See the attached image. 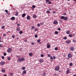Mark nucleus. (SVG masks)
Here are the masks:
<instances>
[{"label":"nucleus","instance_id":"bf43d9fd","mask_svg":"<svg viewBox=\"0 0 76 76\" xmlns=\"http://www.w3.org/2000/svg\"><path fill=\"white\" fill-rule=\"evenodd\" d=\"M53 13H54V14L56 13V12H55V11H53Z\"/></svg>","mask_w":76,"mask_h":76},{"label":"nucleus","instance_id":"bb28decb","mask_svg":"<svg viewBox=\"0 0 76 76\" xmlns=\"http://www.w3.org/2000/svg\"><path fill=\"white\" fill-rule=\"evenodd\" d=\"M19 34H23V31H20Z\"/></svg>","mask_w":76,"mask_h":76},{"label":"nucleus","instance_id":"13d9d810","mask_svg":"<svg viewBox=\"0 0 76 76\" xmlns=\"http://www.w3.org/2000/svg\"><path fill=\"white\" fill-rule=\"evenodd\" d=\"M34 28H35V27H34V26H32L31 27L32 29H34Z\"/></svg>","mask_w":76,"mask_h":76},{"label":"nucleus","instance_id":"c9c22d12","mask_svg":"<svg viewBox=\"0 0 76 76\" xmlns=\"http://www.w3.org/2000/svg\"><path fill=\"white\" fill-rule=\"evenodd\" d=\"M9 75H10V76H12V75H13V73H10Z\"/></svg>","mask_w":76,"mask_h":76},{"label":"nucleus","instance_id":"6e6552de","mask_svg":"<svg viewBox=\"0 0 76 76\" xmlns=\"http://www.w3.org/2000/svg\"><path fill=\"white\" fill-rule=\"evenodd\" d=\"M70 50L71 51H74V50H75V48H74V47H71Z\"/></svg>","mask_w":76,"mask_h":76},{"label":"nucleus","instance_id":"2eb2a0df","mask_svg":"<svg viewBox=\"0 0 76 76\" xmlns=\"http://www.w3.org/2000/svg\"><path fill=\"white\" fill-rule=\"evenodd\" d=\"M68 19V18H67V17H64V20H67Z\"/></svg>","mask_w":76,"mask_h":76},{"label":"nucleus","instance_id":"8fccbe9b","mask_svg":"<svg viewBox=\"0 0 76 76\" xmlns=\"http://www.w3.org/2000/svg\"><path fill=\"white\" fill-rule=\"evenodd\" d=\"M3 36H4V37H6V34H4Z\"/></svg>","mask_w":76,"mask_h":76},{"label":"nucleus","instance_id":"c85d7f7f","mask_svg":"<svg viewBox=\"0 0 76 76\" xmlns=\"http://www.w3.org/2000/svg\"><path fill=\"white\" fill-rule=\"evenodd\" d=\"M69 66H73V64L72 63H70L69 64Z\"/></svg>","mask_w":76,"mask_h":76},{"label":"nucleus","instance_id":"ddd939ff","mask_svg":"<svg viewBox=\"0 0 76 76\" xmlns=\"http://www.w3.org/2000/svg\"><path fill=\"white\" fill-rule=\"evenodd\" d=\"M26 71L25 70H24V71H23L22 74L23 75L24 74H26Z\"/></svg>","mask_w":76,"mask_h":76},{"label":"nucleus","instance_id":"b1692460","mask_svg":"<svg viewBox=\"0 0 76 76\" xmlns=\"http://www.w3.org/2000/svg\"><path fill=\"white\" fill-rule=\"evenodd\" d=\"M69 37H73V35L72 34H69Z\"/></svg>","mask_w":76,"mask_h":76},{"label":"nucleus","instance_id":"f8f14e48","mask_svg":"<svg viewBox=\"0 0 76 76\" xmlns=\"http://www.w3.org/2000/svg\"><path fill=\"white\" fill-rule=\"evenodd\" d=\"M66 33V34H69L70 33V31H67Z\"/></svg>","mask_w":76,"mask_h":76},{"label":"nucleus","instance_id":"69168bd1","mask_svg":"<svg viewBox=\"0 0 76 76\" xmlns=\"http://www.w3.org/2000/svg\"><path fill=\"white\" fill-rule=\"evenodd\" d=\"M25 42H28V41L27 40H25Z\"/></svg>","mask_w":76,"mask_h":76},{"label":"nucleus","instance_id":"72a5a7b5","mask_svg":"<svg viewBox=\"0 0 76 76\" xmlns=\"http://www.w3.org/2000/svg\"><path fill=\"white\" fill-rule=\"evenodd\" d=\"M67 39V37H64V39Z\"/></svg>","mask_w":76,"mask_h":76},{"label":"nucleus","instance_id":"473e14b6","mask_svg":"<svg viewBox=\"0 0 76 76\" xmlns=\"http://www.w3.org/2000/svg\"><path fill=\"white\" fill-rule=\"evenodd\" d=\"M45 75H46V73L45 72H44L43 74V76H45Z\"/></svg>","mask_w":76,"mask_h":76},{"label":"nucleus","instance_id":"1a4fd4ad","mask_svg":"<svg viewBox=\"0 0 76 76\" xmlns=\"http://www.w3.org/2000/svg\"><path fill=\"white\" fill-rule=\"evenodd\" d=\"M71 42V40H69L68 41H66V44H69Z\"/></svg>","mask_w":76,"mask_h":76},{"label":"nucleus","instance_id":"603ef678","mask_svg":"<svg viewBox=\"0 0 76 76\" xmlns=\"http://www.w3.org/2000/svg\"><path fill=\"white\" fill-rule=\"evenodd\" d=\"M5 12H6V13H7L8 12V11H7V10H5Z\"/></svg>","mask_w":76,"mask_h":76},{"label":"nucleus","instance_id":"39448f33","mask_svg":"<svg viewBox=\"0 0 76 76\" xmlns=\"http://www.w3.org/2000/svg\"><path fill=\"white\" fill-rule=\"evenodd\" d=\"M54 25H57L58 24V21H55L53 22Z\"/></svg>","mask_w":76,"mask_h":76},{"label":"nucleus","instance_id":"58836bf2","mask_svg":"<svg viewBox=\"0 0 76 76\" xmlns=\"http://www.w3.org/2000/svg\"><path fill=\"white\" fill-rule=\"evenodd\" d=\"M6 55H7V54L6 53H4V56H6Z\"/></svg>","mask_w":76,"mask_h":76},{"label":"nucleus","instance_id":"5701e85b","mask_svg":"<svg viewBox=\"0 0 76 76\" xmlns=\"http://www.w3.org/2000/svg\"><path fill=\"white\" fill-rule=\"evenodd\" d=\"M18 13H19L18 12H17L15 13V15L17 16H18Z\"/></svg>","mask_w":76,"mask_h":76},{"label":"nucleus","instance_id":"37998d69","mask_svg":"<svg viewBox=\"0 0 76 76\" xmlns=\"http://www.w3.org/2000/svg\"><path fill=\"white\" fill-rule=\"evenodd\" d=\"M1 58L2 59H3V60L4 59V56H2L1 57Z\"/></svg>","mask_w":76,"mask_h":76},{"label":"nucleus","instance_id":"4468645a","mask_svg":"<svg viewBox=\"0 0 76 76\" xmlns=\"http://www.w3.org/2000/svg\"><path fill=\"white\" fill-rule=\"evenodd\" d=\"M30 18L31 17L29 16H28L27 17V20H29V19H30Z\"/></svg>","mask_w":76,"mask_h":76},{"label":"nucleus","instance_id":"4d7b16f0","mask_svg":"<svg viewBox=\"0 0 76 76\" xmlns=\"http://www.w3.org/2000/svg\"><path fill=\"white\" fill-rule=\"evenodd\" d=\"M56 58V57L55 56H53V59H55Z\"/></svg>","mask_w":76,"mask_h":76},{"label":"nucleus","instance_id":"7ed1b4c3","mask_svg":"<svg viewBox=\"0 0 76 76\" xmlns=\"http://www.w3.org/2000/svg\"><path fill=\"white\" fill-rule=\"evenodd\" d=\"M68 57L69 58H72V54L70 53H69L67 55Z\"/></svg>","mask_w":76,"mask_h":76},{"label":"nucleus","instance_id":"49530a36","mask_svg":"<svg viewBox=\"0 0 76 76\" xmlns=\"http://www.w3.org/2000/svg\"><path fill=\"white\" fill-rule=\"evenodd\" d=\"M41 57H44V55L43 54H41Z\"/></svg>","mask_w":76,"mask_h":76},{"label":"nucleus","instance_id":"79ce46f5","mask_svg":"<svg viewBox=\"0 0 76 76\" xmlns=\"http://www.w3.org/2000/svg\"><path fill=\"white\" fill-rule=\"evenodd\" d=\"M50 60H53V56H50Z\"/></svg>","mask_w":76,"mask_h":76},{"label":"nucleus","instance_id":"4c0bfd02","mask_svg":"<svg viewBox=\"0 0 76 76\" xmlns=\"http://www.w3.org/2000/svg\"><path fill=\"white\" fill-rule=\"evenodd\" d=\"M40 41H41V40H40V39H39L37 40V42H40Z\"/></svg>","mask_w":76,"mask_h":76},{"label":"nucleus","instance_id":"f704fd0d","mask_svg":"<svg viewBox=\"0 0 76 76\" xmlns=\"http://www.w3.org/2000/svg\"><path fill=\"white\" fill-rule=\"evenodd\" d=\"M4 28H5V26H2V27H1V28L2 29H4Z\"/></svg>","mask_w":76,"mask_h":76},{"label":"nucleus","instance_id":"5fc2aeb1","mask_svg":"<svg viewBox=\"0 0 76 76\" xmlns=\"http://www.w3.org/2000/svg\"><path fill=\"white\" fill-rule=\"evenodd\" d=\"M48 3L49 4H51V1H49V2Z\"/></svg>","mask_w":76,"mask_h":76},{"label":"nucleus","instance_id":"680f3d73","mask_svg":"<svg viewBox=\"0 0 76 76\" xmlns=\"http://www.w3.org/2000/svg\"><path fill=\"white\" fill-rule=\"evenodd\" d=\"M69 58H69L68 57V58H67V60H69Z\"/></svg>","mask_w":76,"mask_h":76},{"label":"nucleus","instance_id":"412c9836","mask_svg":"<svg viewBox=\"0 0 76 76\" xmlns=\"http://www.w3.org/2000/svg\"><path fill=\"white\" fill-rule=\"evenodd\" d=\"M22 70H25V66H23L22 68Z\"/></svg>","mask_w":76,"mask_h":76},{"label":"nucleus","instance_id":"f3484780","mask_svg":"<svg viewBox=\"0 0 76 76\" xmlns=\"http://www.w3.org/2000/svg\"><path fill=\"white\" fill-rule=\"evenodd\" d=\"M47 48H50L51 47V46L50 45H48L47 46Z\"/></svg>","mask_w":76,"mask_h":76},{"label":"nucleus","instance_id":"338daca9","mask_svg":"<svg viewBox=\"0 0 76 76\" xmlns=\"http://www.w3.org/2000/svg\"><path fill=\"white\" fill-rule=\"evenodd\" d=\"M3 76H7V75L5 74Z\"/></svg>","mask_w":76,"mask_h":76},{"label":"nucleus","instance_id":"393cba45","mask_svg":"<svg viewBox=\"0 0 76 76\" xmlns=\"http://www.w3.org/2000/svg\"><path fill=\"white\" fill-rule=\"evenodd\" d=\"M64 16H61V19H64Z\"/></svg>","mask_w":76,"mask_h":76},{"label":"nucleus","instance_id":"cd10ccee","mask_svg":"<svg viewBox=\"0 0 76 76\" xmlns=\"http://www.w3.org/2000/svg\"><path fill=\"white\" fill-rule=\"evenodd\" d=\"M34 31H38V29L37 28H35L34 29Z\"/></svg>","mask_w":76,"mask_h":76},{"label":"nucleus","instance_id":"3c124183","mask_svg":"<svg viewBox=\"0 0 76 76\" xmlns=\"http://www.w3.org/2000/svg\"><path fill=\"white\" fill-rule=\"evenodd\" d=\"M35 38H37L38 37V35H35Z\"/></svg>","mask_w":76,"mask_h":76},{"label":"nucleus","instance_id":"20e7f679","mask_svg":"<svg viewBox=\"0 0 76 76\" xmlns=\"http://www.w3.org/2000/svg\"><path fill=\"white\" fill-rule=\"evenodd\" d=\"M11 51H12V49L11 48H10L7 49V52L8 53H10Z\"/></svg>","mask_w":76,"mask_h":76},{"label":"nucleus","instance_id":"c756f323","mask_svg":"<svg viewBox=\"0 0 76 76\" xmlns=\"http://www.w3.org/2000/svg\"><path fill=\"white\" fill-rule=\"evenodd\" d=\"M7 60H11V58H10V57H8L7 58Z\"/></svg>","mask_w":76,"mask_h":76},{"label":"nucleus","instance_id":"2f4dec72","mask_svg":"<svg viewBox=\"0 0 76 76\" xmlns=\"http://www.w3.org/2000/svg\"><path fill=\"white\" fill-rule=\"evenodd\" d=\"M46 13H50V11H47Z\"/></svg>","mask_w":76,"mask_h":76},{"label":"nucleus","instance_id":"aec40b11","mask_svg":"<svg viewBox=\"0 0 76 76\" xmlns=\"http://www.w3.org/2000/svg\"><path fill=\"white\" fill-rule=\"evenodd\" d=\"M29 55L30 56H32V55H33V54H32V53H29Z\"/></svg>","mask_w":76,"mask_h":76},{"label":"nucleus","instance_id":"c03bdc74","mask_svg":"<svg viewBox=\"0 0 76 76\" xmlns=\"http://www.w3.org/2000/svg\"><path fill=\"white\" fill-rule=\"evenodd\" d=\"M7 13V14L8 15H10V12H8Z\"/></svg>","mask_w":76,"mask_h":76},{"label":"nucleus","instance_id":"774afa93","mask_svg":"<svg viewBox=\"0 0 76 76\" xmlns=\"http://www.w3.org/2000/svg\"><path fill=\"white\" fill-rule=\"evenodd\" d=\"M73 76H76V74H75V75H73Z\"/></svg>","mask_w":76,"mask_h":76},{"label":"nucleus","instance_id":"f03ea898","mask_svg":"<svg viewBox=\"0 0 76 76\" xmlns=\"http://www.w3.org/2000/svg\"><path fill=\"white\" fill-rule=\"evenodd\" d=\"M60 70V66H56L55 68V70L56 71H58Z\"/></svg>","mask_w":76,"mask_h":76},{"label":"nucleus","instance_id":"a18cd8bd","mask_svg":"<svg viewBox=\"0 0 76 76\" xmlns=\"http://www.w3.org/2000/svg\"><path fill=\"white\" fill-rule=\"evenodd\" d=\"M15 35H13L12 36V37L13 38H15Z\"/></svg>","mask_w":76,"mask_h":76},{"label":"nucleus","instance_id":"de8ad7c7","mask_svg":"<svg viewBox=\"0 0 76 76\" xmlns=\"http://www.w3.org/2000/svg\"><path fill=\"white\" fill-rule=\"evenodd\" d=\"M37 26L38 27H39V26H40V24H37Z\"/></svg>","mask_w":76,"mask_h":76},{"label":"nucleus","instance_id":"052dcab7","mask_svg":"<svg viewBox=\"0 0 76 76\" xmlns=\"http://www.w3.org/2000/svg\"><path fill=\"white\" fill-rule=\"evenodd\" d=\"M3 47V46L0 45V47Z\"/></svg>","mask_w":76,"mask_h":76},{"label":"nucleus","instance_id":"6ab92c4d","mask_svg":"<svg viewBox=\"0 0 76 76\" xmlns=\"http://www.w3.org/2000/svg\"><path fill=\"white\" fill-rule=\"evenodd\" d=\"M33 18H37V15H33Z\"/></svg>","mask_w":76,"mask_h":76},{"label":"nucleus","instance_id":"6e6d98bb","mask_svg":"<svg viewBox=\"0 0 76 76\" xmlns=\"http://www.w3.org/2000/svg\"><path fill=\"white\" fill-rule=\"evenodd\" d=\"M31 45H34V43L33 42H31Z\"/></svg>","mask_w":76,"mask_h":76},{"label":"nucleus","instance_id":"7c9ffc66","mask_svg":"<svg viewBox=\"0 0 76 76\" xmlns=\"http://www.w3.org/2000/svg\"><path fill=\"white\" fill-rule=\"evenodd\" d=\"M55 50H56V51H57V50H58V48H57V47H55Z\"/></svg>","mask_w":76,"mask_h":76},{"label":"nucleus","instance_id":"a19ab883","mask_svg":"<svg viewBox=\"0 0 76 76\" xmlns=\"http://www.w3.org/2000/svg\"><path fill=\"white\" fill-rule=\"evenodd\" d=\"M40 24H41V25H44V23L43 22L41 23Z\"/></svg>","mask_w":76,"mask_h":76},{"label":"nucleus","instance_id":"864d4df0","mask_svg":"<svg viewBox=\"0 0 76 76\" xmlns=\"http://www.w3.org/2000/svg\"><path fill=\"white\" fill-rule=\"evenodd\" d=\"M58 30H59V31H60L61 30V28H58Z\"/></svg>","mask_w":76,"mask_h":76},{"label":"nucleus","instance_id":"dca6fc26","mask_svg":"<svg viewBox=\"0 0 76 76\" xmlns=\"http://www.w3.org/2000/svg\"><path fill=\"white\" fill-rule=\"evenodd\" d=\"M25 16H26V14H25V13H24L22 15V18H24Z\"/></svg>","mask_w":76,"mask_h":76},{"label":"nucleus","instance_id":"9d476101","mask_svg":"<svg viewBox=\"0 0 76 76\" xmlns=\"http://www.w3.org/2000/svg\"><path fill=\"white\" fill-rule=\"evenodd\" d=\"M10 19L11 20H15V18L14 17H11Z\"/></svg>","mask_w":76,"mask_h":76},{"label":"nucleus","instance_id":"ea45409f","mask_svg":"<svg viewBox=\"0 0 76 76\" xmlns=\"http://www.w3.org/2000/svg\"><path fill=\"white\" fill-rule=\"evenodd\" d=\"M32 7H33V8H34V9L35 8V5H33L32 6Z\"/></svg>","mask_w":76,"mask_h":76},{"label":"nucleus","instance_id":"f257e3e1","mask_svg":"<svg viewBox=\"0 0 76 76\" xmlns=\"http://www.w3.org/2000/svg\"><path fill=\"white\" fill-rule=\"evenodd\" d=\"M19 61L21 62V61H25V59L24 58H19L18 59Z\"/></svg>","mask_w":76,"mask_h":76},{"label":"nucleus","instance_id":"423d86ee","mask_svg":"<svg viewBox=\"0 0 76 76\" xmlns=\"http://www.w3.org/2000/svg\"><path fill=\"white\" fill-rule=\"evenodd\" d=\"M39 62H40V63H43V61H44V60L42 59H40L39 60Z\"/></svg>","mask_w":76,"mask_h":76},{"label":"nucleus","instance_id":"9b49d317","mask_svg":"<svg viewBox=\"0 0 76 76\" xmlns=\"http://www.w3.org/2000/svg\"><path fill=\"white\" fill-rule=\"evenodd\" d=\"M5 71H6V70H5V69H2L1 70V71L2 72V73H4V72H5Z\"/></svg>","mask_w":76,"mask_h":76},{"label":"nucleus","instance_id":"0eeeda50","mask_svg":"<svg viewBox=\"0 0 76 76\" xmlns=\"http://www.w3.org/2000/svg\"><path fill=\"white\" fill-rule=\"evenodd\" d=\"M5 64V62L4 61H1V62H0V64L1 65H4Z\"/></svg>","mask_w":76,"mask_h":76},{"label":"nucleus","instance_id":"e433bc0d","mask_svg":"<svg viewBox=\"0 0 76 76\" xmlns=\"http://www.w3.org/2000/svg\"><path fill=\"white\" fill-rule=\"evenodd\" d=\"M46 3H48L50 0H45Z\"/></svg>","mask_w":76,"mask_h":76},{"label":"nucleus","instance_id":"a878e982","mask_svg":"<svg viewBox=\"0 0 76 76\" xmlns=\"http://www.w3.org/2000/svg\"><path fill=\"white\" fill-rule=\"evenodd\" d=\"M69 72H70V70H69V69H68V70L66 71V74L69 73Z\"/></svg>","mask_w":76,"mask_h":76},{"label":"nucleus","instance_id":"a211bd4d","mask_svg":"<svg viewBox=\"0 0 76 76\" xmlns=\"http://www.w3.org/2000/svg\"><path fill=\"white\" fill-rule=\"evenodd\" d=\"M20 27H18L16 28V30L17 31H20Z\"/></svg>","mask_w":76,"mask_h":76},{"label":"nucleus","instance_id":"e2e57ef3","mask_svg":"<svg viewBox=\"0 0 76 76\" xmlns=\"http://www.w3.org/2000/svg\"><path fill=\"white\" fill-rule=\"evenodd\" d=\"M64 15H66V13H64Z\"/></svg>","mask_w":76,"mask_h":76},{"label":"nucleus","instance_id":"09e8293b","mask_svg":"<svg viewBox=\"0 0 76 76\" xmlns=\"http://www.w3.org/2000/svg\"><path fill=\"white\" fill-rule=\"evenodd\" d=\"M48 57H51V55L50 54H48Z\"/></svg>","mask_w":76,"mask_h":76},{"label":"nucleus","instance_id":"4be33fe9","mask_svg":"<svg viewBox=\"0 0 76 76\" xmlns=\"http://www.w3.org/2000/svg\"><path fill=\"white\" fill-rule=\"evenodd\" d=\"M55 34L56 35H57V34H58V31H55Z\"/></svg>","mask_w":76,"mask_h":76},{"label":"nucleus","instance_id":"0e129e2a","mask_svg":"<svg viewBox=\"0 0 76 76\" xmlns=\"http://www.w3.org/2000/svg\"><path fill=\"white\" fill-rule=\"evenodd\" d=\"M17 26H20V24H17Z\"/></svg>","mask_w":76,"mask_h":76}]
</instances>
